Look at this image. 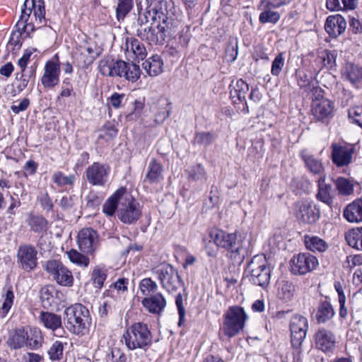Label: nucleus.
<instances>
[{"mask_svg": "<svg viewBox=\"0 0 362 362\" xmlns=\"http://www.w3.org/2000/svg\"><path fill=\"white\" fill-rule=\"evenodd\" d=\"M317 187V199L328 206H332L334 199L333 189L332 185L326 182V176L319 177Z\"/></svg>", "mask_w": 362, "mask_h": 362, "instance_id": "c756f323", "label": "nucleus"}, {"mask_svg": "<svg viewBox=\"0 0 362 362\" xmlns=\"http://www.w3.org/2000/svg\"><path fill=\"white\" fill-rule=\"evenodd\" d=\"M141 304L148 313L160 315L167 305V302L163 294L157 293L145 297L141 300Z\"/></svg>", "mask_w": 362, "mask_h": 362, "instance_id": "5701e85b", "label": "nucleus"}, {"mask_svg": "<svg viewBox=\"0 0 362 362\" xmlns=\"http://www.w3.org/2000/svg\"><path fill=\"white\" fill-rule=\"evenodd\" d=\"M344 238L349 246L362 250V227L349 230L345 233Z\"/></svg>", "mask_w": 362, "mask_h": 362, "instance_id": "58836bf2", "label": "nucleus"}, {"mask_svg": "<svg viewBox=\"0 0 362 362\" xmlns=\"http://www.w3.org/2000/svg\"><path fill=\"white\" fill-rule=\"evenodd\" d=\"M276 296L277 298L284 301H291L295 293L296 287L292 281L286 279H280L276 281Z\"/></svg>", "mask_w": 362, "mask_h": 362, "instance_id": "7c9ffc66", "label": "nucleus"}, {"mask_svg": "<svg viewBox=\"0 0 362 362\" xmlns=\"http://www.w3.org/2000/svg\"><path fill=\"white\" fill-rule=\"evenodd\" d=\"M308 329V322L301 315H294L290 321L291 342L293 348L298 349L304 341Z\"/></svg>", "mask_w": 362, "mask_h": 362, "instance_id": "dca6fc26", "label": "nucleus"}, {"mask_svg": "<svg viewBox=\"0 0 362 362\" xmlns=\"http://www.w3.org/2000/svg\"><path fill=\"white\" fill-rule=\"evenodd\" d=\"M189 178L194 181H203L206 180V172L203 165L196 164L192 166L188 172Z\"/></svg>", "mask_w": 362, "mask_h": 362, "instance_id": "5fc2aeb1", "label": "nucleus"}, {"mask_svg": "<svg viewBox=\"0 0 362 362\" xmlns=\"http://www.w3.org/2000/svg\"><path fill=\"white\" fill-rule=\"evenodd\" d=\"M26 329L18 328L9 335L7 341L8 346L12 349H18L26 346Z\"/></svg>", "mask_w": 362, "mask_h": 362, "instance_id": "4c0bfd02", "label": "nucleus"}, {"mask_svg": "<svg viewBox=\"0 0 362 362\" xmlns=\"http://www.w3.org/2000/svg\"><path fill=\"white\" fill-rule=\"evenodd\" d=\"M304 243L306 248L313 252H324L327 247V243L317 236L305 235Z\"/></svg>", "mask_w": 362, "mask_h": 362, "instance_id": "ea45409f", "label": "nucleus"}, {"mask_svg": "<svg viewBox=\"0 0 362 362\" xmlns=\"http://www.w3.org/2000/svg\"><path fill=\"white\" fill-rule=\"evenodd\" d=\"M231 89L230 91V98L232 99L237 98L240 102L245 101V107L242 112L247 114L249 112V108L245 101L246 95L249 91V86L243 79H239L236 83L230 86Z\"/></svg>", "mask_w": 362, "mask_h": 362, "instance_id": "2f4dec72", "label": "nucleus"}, {"mask_svg": "<svg viewBox=\"0 0 362 362\" xmlns=\"http://www.w3.org/2000/svg\"><path fill=\"white\" fill-rule=\"evenodd\" d=\"M64 346L61 341H55L48 351L49 358L52 361H59L63 356Z\"/></svg>", "mask_w": 362, "mask_h": 362, "instance_id": "4d7b16f0", "label": "nucleus"}, {"mask_svg": "<svg viewBox=\"0 0 362 362\" xmlns=\"http://www.w3.org/2000/svg\"><path fill=\"white\" fill-rule=\"evenodd\" d=\"M26 346H29L32 349L39 348L42 342L43 337L42 333L38 329H31L26 330Z\"/></svg>", "mask_w": 362, "mask_h": 362, "instance_id": "79ce46f5", "label": "nucleus"}, {"mask_svg": "<svg viewBox=\"0 0 362 362\" xmlns=\"http://www.w3.org/2000/svg\"><path fill=\"white\" fill-rule=\"evenodd\" d=\"M214 141V135L210 132L197 133L194 136V142L199 145L207 146Z\"/></svg>", "mask_w": 362, "mask_h": 362, "instance_id": "13d9d810", "label": "nucleus"}, {"mask_svg": "<svg viewBox=\"0 0 362 362\" xmlns=\"http://www.w3.org/2000/svg\"><path fill=\"white\" fill-rule=\"evenodd\" d=\"M332 160L337 167L349 165L352 162V156L354 152L351 145L332 144Z\"/></svg>", "mask_w": 362, "mask_h": 362, "instance_id": "6ab92c4d", "label": "nucleus"}, {"mask_svg": "<svg viewBox=\"0 0 362 362\" xmlns=\"http://www.w3.org/2000/svg\"><path fill=\"white\" fill-rule=\"evenodd\" d=\"M161 286L168 293L175 292L182 285L178 272L172 265L163 264L156 272Z\"/></svg>", "mask_w": 362, "mask_h": 362, "instance_id": "ddd939ff", "label": "nucleus"}, {"mask_svg": "<svg viewBox=\"0 0 362 362\" xmlns=\"http://www.w3.org/2000/svg\"><path fill=\"white\" fill-rule=\"evenodd\" d=\"M247 315L242 307H229L223 315L221 332L228 338L236 336L245 327Z\"/></svg>", "mask_w": 362, "mask_h": 362, "instance_id": "39448f33", "label": "nucleus"}, {"mask_svg": "<svg viewBox=\"0 0 362 362\" xmlns=\"http://www.w3.org/2000/svg\"><path fill=\"white\" fill-rule=\"evenodd\" d=\"M143 68L151 76H156L163 72V62L158 54L153 55L142 64Z\"/></svg>", "mask_w": 362, "mask_h": 362, "instance_id": "f704fd0d", "label": "nucleus"}, {"mask_svg": "<svg viewBox=\"0 0 362 362\" xmlns=\"http://www.w3.org/2000/svg\"><path fill=\"white\" fill-rule=\"evenodd\" d=\"M101 52L102 49L98 46L97 43L88 39L76 47L74 57L78 66L86 68L93 64Z\"/></svg>", "mask_w": 362, "mask_h": 362, "instance_id": "9b49d317", "label": "nucleus"}, {"mask_svg": "<svg viewBox=\"0 0 362 362\" xmlns=\"http://www.w3.org/2000/svg\"><path fill=\"white\" fill-rule=\"evenodd\" d=\"M117 60L110 56L101 59L98 62V70L101 74L106 76L115 77L117 76Z\"/></svg>", "mask_w": 362, "mask_h": 362, "instance_id": "e433bc0d", "label": "nucleus"}, {"mask_svg": "<svg viewBox=\"0 0 362 362\" xmlns=\"http://www.w3.org/2000/svg\"><path fill=\"white\" fill-rule=\"evenodd\" d=\"M28 224L33 231L40 233L47 230V221L42 216H33L30 218Z\"/></svg>", "mask_w": 362, "mask_h": 362, "instance_id": "3c124183", "label": "nucleus"}, {"mask_svg": "<svg viewBox=\"0 0 362 362\" xmlns=\"http://www.w3.org/2000/svg\"><path fill=\"white\" fill-rule=\"evenodd\" d=\"M346 28V22L344 17L337 14L334 16H329L327 17L325 29L329 35L335 38L339 35L342 34Z\"/></svg>", "mask_w": 362, "mask_h": 362, "instance_id": "bb28decb", "label": "nucleus"}, {"mask_svg": "<svg viewBox=\"0 0 362 362\" xmlns=\"http://www.w3.org/2000/svg\"><path fill=\"white\" fill-rule=\"evenodd\" d=\"M172 104L167 98L161 97L150 106L153 121L158 124L163 123L170 116Z\"/></svg>", "mask_w": 362, "mask_h": 362, "instance_id": "412c9836", "label": "nucleus"}, {"mask_svg": "<svg viewBox=\"0 0 362 362\" xmlns=\"http://www.w3.org/2000/svg\"><path fill=\"white\" fill-rule=\"evenodd\" d=\"M300 157L304 161L308 170L313 175H318L319 177L326 176L325 168L320 159L309 153L306 150H303L300 152Z\"/></svg>", "mask_w": 362, "mask_h": 362, "instance_id": "cd10ccee", "label": "nucleus"}, {"mask_svg": "<svg viewBox=\"0 0 362 362\" xmlns=\"http://www.w3.org/2000/svg\"><path fill=\"white\" fill-rule=\"evenodd\" d=\"M209 242H213L217 247L225 248L234 257L240 254L241 244L238 240L236 233H228L222 230L212 229L209 234Z\"/></svg>", "mask_w": 362, "mask_h": 362, "instance_id": "1a4fd4ad", "label": "nucleus"}, {"mask_svg": "<svg viewBox=\"0 0 362 362\" xmlns=\"http://www.w3.org/2000/svg\"><path fill=\"white\" fill-rule=\"evenodd\" d=\"M349 117L353 123L362 128V107L356 106L349 110Z\"/></svg>", "mask_w": 362, "mask_h": 362, "instance_id": "bf43d9fd", "label": "nucleus"}, {"mask_svg": "<svg viewBox=\"0 0 362 362\" xmlns=\"http://www.w3.org/2000/svg\"><path fill=\"white\" fill-rule=\"evenodd\" d=\"M35 8V0H25L21 9L20 20L27 22Z\"/></svg>", "mask_w": 362, "mask_h": 362, "instance_id": "052dcab7", "label": "nucleus"}, {"mask_svg": "<svg viewBox=\"0 0 362 362\" xmlns=\"http://www.w3.org/2000/svg\"><path fill=\"white\" fill-rule=\"evenodd\" d=\"M299 85L301 88H304L305 92L310 94V97L313 98L312 112L315 118L320 121H325L332 117L334 109L333 103L322 96L319 98L322 89L310 82L305 85Z\"/></svg>", "mask_w": 362, "mask_h": 362, "instance_id": "20e7f679", "label": "nucleus"}, {"mask_svg": "<svg viewBox=\"0 0 362 362\" xmlns=\"http://www.w3.org/2000/svg\"><path fill=\"white\" fill-rule=\"evenodd\" d=\"M110 168L106 163L94 162L85 172L86 180L93 186L104 187L108 182Z\"/></svg>", "mask_w": 362, "mask_h": 362, "instance_id": "2eb2a0df", "label": "nucleus"}, {"mask_svg": "<svg viewBox=\"0 0 362 362\" xmlns=\"http://www.w3.org/2000/svg\"><path fill=\"white\" fill-rule=\"evenodd\" d=\"M163 166L157 160L152 158L147 167L145 181L150 184H158L163 180Z\"/></svg>", "mask_w": 362, "mask_h": 362, "instance_id": "473e14b6", "label": "nucleus"}, {"mask_svg": "<svg viewBox=\"0 0 362 362\" xmlns=\"http://www.w3.org/2000/svg\"><path fill=\"white\" fill-rule=\"evenodd\" d=\"M108 100L115 109H118L122 106L123 101L127 100V96L124 93H114Z\"/></svg>", "mask_w": 362, "mask_h": 362, "instance_id": "0e129e2a", "label": "nucleus"}, {"mask_svg": "<svg viewBox=\"0 0 362 362\" xmlns=\"http://www.w3.org/2000/svg\"><path fill=\"white\" fill-rule=\"evenodd\" d=\"M117 76L124 77L126 80L135 82L141 75L139 66L133 62H126L122 60H117Z\"/></svg>", "mask_w": 362, "mask_h": 362, "instance_id": "b1692460", "label": "nucleus"}, {"mask_svg": "<svg viewBox=\"0 0 362 362\" xmlns=\"http://www.w3.org/2000/svg\"><path fill=\"white\" fill-rule=\"evenodd\" d=\"M98 233L91 228L81 230L77 236L79 249L84 253L93 254L98 246Z\"/></svg>", "mask_w": 362, "mask_h": 362, "instance_id": "a211bd4d", "label": "nucleus"}, {"mask_svg": "<svg viewBox=\"0 0 362 362\" xmlns=\"http://www.w3.org/2000/svg\"><path fill=\"white\" fill-rule=\"evenodd\" d=\"M35 8V0H25L21 9L20 20L27 22Z\"/></svg>", "mask_w": 362, "mask_h": 362, "instance_id": "680f3d73", "label": "nucleus"}, {"mask_svg": "<svg viewBox=\"0 0 362 362\" xmlns=\"http://www.w3.org/2000/svg\"><path fill=\"white\" fill-rule=\"evenodd\" d=\"M35 71L36 69L34 66H30L28 70L21 71L19 77L18 74L16 75V79L20 81V83L17 86L19 91L24 90L28 86L29 81L35 78Z\"/></svg>", "mask_w": 362, "mask_h": 362, "instance_id": "49530a36", "label": "nucleus"}, {"mask_svg": "<svg viewBox=\"0 0 362 362\" xmlns=\"http://www.w3.org/2000/svg\"><path fill=\"white\" fill-rule=\"evenodd\" d=\"M126 193V189L121 187L118 189L105 202L103 206V211L107 216H112L117 213L123 195Z\"/></svg>", "mask_w": 362, "mask_h": 362, "instance_id": "72a5a7b5", "label": "nucleus"}, {"mask_svg": "<svg viewBox=\"0 0 362 362\" xmlns=\"http://www.w3.org/2000/svg\"><path fill=\"white\" fill-rule=\"evenodd\" d=\"M339 194L349 196L354 192V184L352 181L344 177H339L334 181Z\"/></svg>", "mask_w": 362, "mask_h": 362, "instance_id": "c03bdc74", "label": "nucleus"}, {"mask_svg": "<svg viewBox=\"0 0 362 362\" xmlns=\"http://www.w3.org/2000/svg\"><path fill=\"white\" fill-rule=\"evenodd\" d=\"M52 179L59 187H64L65 185H72L74 182L75 176L74 175L66 176L63 173L57 171L52 175Z\"/></svg>", "mask_w": 362, "mask_h": 362, "instance_id": "864d4df0", "label": "nucleus"}, {"mask_svg": "<svg viewBox=\"0 0 362 362\" xmlns=\"http://www.w3.org/2000/svg\"><path fill=\"white\" fill-rule=\"evenodd\" d=\"M175 304H176L178 314H179L178 325L181 326V325L184 322L185 316V309L183 306V297L181 293H178L176 296Z\"/></svg>", "mask_w": 362, "mask_h": 362, "instance_id": "69168bd1", "label": "nucleus"}, {"mask_svg": "<svg viewBox=\"0 0 362 362\" xmlns=\"http://www.w3.org/2000/svg\"><path fill=\"white\" fill-rule=\"evenodd\" d=\"M35 8V0H25L21 9L20 20L27 22Z\"/></svg>", "mask_w": 362, "mask_h": 362, "instance_id": "e2e57ef3", "label": "nucleus"}, {"mask_svg": "<svg viewBox=\"0 0 362 362\" xmlns=\"http://www.w3.org/2000/svg\"><path fill=\"white\" fill-rule=\"evenodd\" d=\"M265 262L266 256L257 255L252 257L246 268L250 281L262 287L268 286L270 280V269L266 267Z\"/></svg>", "mask_w": 362, "mask_h": 362, "instance_id": "0eeeda50", "label": "nucleus"}, {"mask_svg": "<svg viewBox=\"0 0 362 362\" xmlns=\"http://www.w3.org/2000/svg\"><path fill=\"white\" fill-rule=\"evenodd\" d=\"M66 328L72 334L83 336L88 332L91 325L89 310L82 304L76 303L64 311Z\"/></svg>", "mask_w": 362, "mask_h": 362, "instance_id": "f257e3e1", "label": "nucleus"}, {"mask_svg": "<svg viewBox=\"0 0 362 362\" xmlns=\"http://www.w3.org/2000/svg\"><path fill=\"white\" fill-rule=\"evenodd\" d=\"M139 288L142 294L147 297L149 295H153V293L158 289V285L151 279L145 278L140 281Z\"/></svg>", "mask_w": 362, "mask_h": 362, "instance_id": "603ef678", "label": "nucleus"}, {"mask_svg": "<svg viewBox=\"0 0 362 362\" xmlns=\"http://www.w3.org/2000/svg\"><path fill=\"white\" fill-rule=\"evenodd\" d=\"M284 66L283 53H279L273 61V75H278Z\"/></svg>", "mask_w": 362, "mask_h": 362, "instance_id": "774afa93", "label": "nucleus"}, {"mask_svg": "<svg viewBox=\"0 0 362 362\" xmlns=\"http://www.w3.org/2000/svg\"><path fill=\"white\" fill-rule=\"evenodd\" d=\"M54 289L49 287H44L40 291V299L43 307L49 308L54 303L53 296Z\"/></svg>", "mask_w": 362, "mask_h": 362, "instance_id": "6e6d98bb", "label": "nucleus"}, {"mask_svg": "<svg viewBox=\"0 0 362 362\" xmlns=\"http://www.w3.org/2000/svg\"><path fill=\"white\" fill-rule=\"evenodd\" d=\"M145 18L153 24L161 23L177 29L180 25L175 16L173 3L170 1H152L146 9Z\"/></svg>", "mask_w": 362, "mask_h": 362, "instance_id": "f03ea898", "label": "nucleus"}, {"mask_svg": "<svg viewBox=\"0 0 362 362\" xmlns=\"http://www.w3.org/2000/svg\"><path fill=\"white\" fill-rule=\"evenodd\" d=\"M37 251L31 245L25 244L19 246L17 251V259L19 267L25 272H31L37 266Z\"/></svg>", "mask_w": 362, "mask_h": 362, "instance_id": "f3484780", "label": "nucleus"}, {"mask_svg": "<svg viewBox=\"0 0 362 362\" xmlns=\"http://www.w3.org/2000/svg\"><path fill=\"white\" fill-rule=\"evenodd\" d=\"M60 66L58 64L49 61L45 66V71L41 78L42 84L45 88H52L59 81Z\"/></svg>", "mask_w": 362, "mask_h": 362, "instance_id": "393cba45", "label": "nucleus"}, {"mask_svg": "<svg viewBox=\"0 0 362 362\" xmlns=\"http://www.w3.org/2000/svg\"><path fill=\"white\" fill-rule=\"evenodd\" d=\"M127 51L131 50L138 60L144 59L146 56V49L144 44L137 39L128 40L126 42Z\"/></svg>", "mask_w": 362, "mask_h": 362, "instance_id": "a19ab883", "label": "nucleus"}, {"mask_svg": "<svg viewBox=\"0 0 362 362\" xmlns=\"http://www.w3.org/2000/svg\"><path fill=\"white\" fill-rule=\"evenodd\" d=\"M106 279L107 271L104 267L98 265L93 267L90 274V281L95 288H102Z\"/></svg>", "mask_w": 362, "mask_h": 362, "instance_id": "37998d69", "label": "nucleus"}, {"mask_svg": "<svg viewBox=\"0 0 362 362\" xmlns=\"http://www.w3.org/2000/svg\"><path fill=\"white\" fill-rule=\"evenodd\" d=\"M69 260L80 267H87L90 260L88 257L80 253L76 250L71 249L66 252Z\"/></svg>", "mask_w": 362, "mask_h": 362, "instance_id": "de8ad7c7", "label": "nucleus"}, {"mask_svg": "<svg viewBox=\"0 0 362 362\" xmlns=\"http://www.w3.org/2000/svg\"><path fill=\"white\" fill-rule=\"evenodd\" d=\"M40 322L44 327L52 331L57 337H62L66 332L62 326L60 315L50 312L42 311L39 316Z\"/></svg>", "mask_w": 362, "mask_h": 362, "instance_id": "aec40b11", "label": "nucleus"}, {"mask_svg": "<svg viewBox=\"0 0 362 362\" xmlns=\"http://www.w3.org/2000/svg\"><path fill=\"white\" fill-rule=\"evenodd\" d=\"M337 55L335 50L324 49L319 53L318 59L323 66L330 69L336 65Z\"/></svg>", "mask_w": 362, "mask_h": 362, "instance_id": "a18cd8bd", "label": "nucleus"}, {"mask_svg": "<svg viewBox=\"0 0 362 362\" xmlns=\"http://www.w3.org/2000/svg\"><path fill=\"white\" fill-rule=\"evenodd\" d=\"M341 76L356 88L362 86V66L347 62L341 69Z\"/></svg>", "mask_w": 362, "mask_h": 362, "instance_id": "a878e982", "label": "nucleus"}, {"mask_svg": "<svg viewBox=\"0 0 362 362\" xmlns=\"http://www.w3.org/2000/svg\"><path fill=\"white\" fill-rule=\"evenodd\" d=\"M117 216L120 221L124 224L131 225L135 223L141 216L139 203L131 195H127L125 193L119 205Z\"/></svg>", "mask_w": 362, "mask_h": 362, "instance_id": "6e6552de", "label": "nucleus"}, {"mask_svg": "<svg viewBox=\"0 0 362 362\" xmlns=\"http://www.w3.org/2000/svg\"><path fill=\"white\" fill-rule=\"evenodd\" d=\"M335 312L331 305L327 300L322 301L319 303L315 318L317 323H325L331 320L334 316Z\"/></svg>", "mask_w": 362, "mask_h": 362, "instance_id": "c9c22d12", "label": "nucleus"}, {"mask_svg": "<svg viewBox=\"0 0 362 362\" xmlns=\"http://www.w3.org/2000/svg\"><path fill=\"white\" fill-rule=\"evenodd\" d=\"M316 347L325 353H332L335 349L336 337L334 333L325 328L319 329L315 334Z\"/></svg>", "mask_w": 362, "mask_h": 362, "instance_id": "4be33fe9", "label": "nucleus"}, {"mask_svg": "<svg viewBox=\"0 0 362 362\" xmlns=\"http://www.w3.org/2000/svg\"><path fill=\"white\" fill-rule=\"evenodd\" d=\"M177 31L174 28L161 23H155L144 30L138 29V35L145 39L149 44L163 45L167 40L174 37Z\"/></svg>", "mask_w": 362, "mask_h": 362, "instance_id": "423d86ee", "label": "nucleus"}, {"mask_svg": "<svg viewBox=\"0 0 362 362\" xmlns=\"http://www.w3.org/2000/svg\"><path fill=\"white\" fill-rule=\"evenodd\" d=\"M293 214L300 223L313 225L320 219L321 213L313 201L301 200L294 204Z\"/></svg>", "mask_w": 362, "mask_h": 362, "instance_id": "9d476101", "label": "nucleus"}, {"mask_svg": "<svg viewBox=\"0 0 362 362\" xmlns=\"http://www.w3.org/2000/svg\"><path fill=\"white\" fill-rule=\"evenodd\" d=\"M344 217L349 223L362 222V197L349 204L344 209Z\"/></svg>", "mask_w": 362, "mask_h": 362, "instance_id": "c85d7f7f", "label": "nucleus"}, {"mask_svg": "<svg viewBox=\"0 0 362 362\" xmlns=\"http://www.w3.org/2000/svg\"><path fill=\"white\" fill-rule=\"evenodd\" d=\"M133 7V0H118L116 15L118 21L123 20Z\"/></svg>", "mask_w": 362, "mask_h": 362, "instance_id": "8fccbe9b", "label": "nucleus"}, {"mask_svg": "<svg viewBox=\"0 0 362 362\" xmlns=\"http://www.w3.org/2000/svg\"><path fill=\"white\" fill-rule=\"evenodd\" d=\"M30 101L28 98H24L20 102L14 103L11 109L15 114H18L21 112L25 111L29 106Z\"/></svg>", "mask_w": 362, "mask_h": 362, "instance_id": "338daca9", "label": "nucleus"}, {"mask_svg": "<svg viewBox=\"0 0 362 362\" xmlns=\"http://www.w3.org/2000/svg\"><path fill=\"white\" fill-rule=\"evenodd\" d=\"M318 265L317 258L309 252L294 255L289 261V270L296 276L305 275L314 270Z\"/></svg>", "mask_w": 362, "mask_h": 362, "instance_id": "f8f14e48", "label": "nucleus"}, {"mask_svg": "<svg viewBox=\"0 0 362 362\" xmlns=\"http://www.w3.org/2000/svg\"><path fill=\"white\" fill-rule=\"evenodd\" d=\"M128 350L146 351L152 344V335L146 324L135 322L129 326L122 337Z\"/></svg>", "mask_w": 362, "mask_h": 362, "instance_id": "7ed1b4c3", "label": "nucleus"}, {"mask_svg": "<svg viewBox=\"0 0 362 362\" xmlns=\"http://www.w3.org/2000/svg\"><path fill=\"white\" fill-rule=\"evenodd\" d=\"M258 9L262 11L259 15V21L262 23L270 22L272 21V2L271 0H261Z\"/></svg>", "mask_w": 362, "mask_h": 362, "instance_id": "09e8293b", "label": "nucleus"}, {"mask_svg": "<svg viewBox=\"0 0 362 362\" xmlns=\"http://www.w3.org/2000/svg\"><path fill=\"white\" fill-rule=\"evenodd\" d=\"M44 269L53 276L59 285L64 286H72L74 281L72 274L60 261L56 259L48 260L45 262Z\"/></svg>", "mask_w": 362, "mask_h": 362, "instance_id": "4468645a", "label": "nucleus"}]
</instances>
